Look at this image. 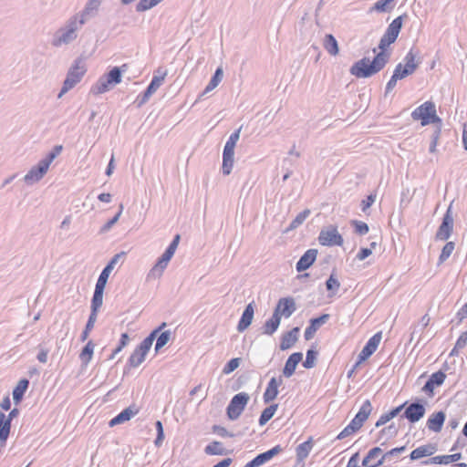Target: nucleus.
I'll list each match as a JSON object with an SVG mask.
<instances>
[{
    "instance_id": "35",
    "label": "nucleus",
    "mask_w": 467,
    "mask_h": 467,
    "mask_svg": "<svg viewBox=\"0 0 467 467\" xmlns=\"http://www.w3.org/2000/svg\"><path fill=\"white\" fill-rule=\"evenodd\" d=\"M180 242V235L176 234L165 252L160 257L162 261L169 263L174 255Z\"/></svg>"
},
{
    "instance_id": "48",
    "label": "nucleus",
    "mask_w": 467,
    "mask_h": 467,
    "mask_svg": "<svg viewBox=\"0 0 467 467\" xmlns=\"http://www.w3.org/2000/svg\"><path fill=\"white\" fill-rule=\"evenodd\" d=\"M310 211L308 209L304 210L300 213L296 215V217L291 222L289 225V230H293L297 228L299 225H301L305 220L309 216Z\"/></svg>"
},
{
    "instance_id": "1",
    "label": "nucleus",
    "mask_w": 467,
    "mask_h": 467,
    "mask_svg": "<svg viewBox=\"0 0 467 467\" xmlns=\"http://www.w3.org/2000/svg\"><path fill=\"white\" fill-rule=\"evenodd\" d=\"M86 23L76 15L70 16L53 35L51 45L62 47L72 44L78 36V32Z\"/></svg>"
},
{
    "instance_id": "12",
    "label": "nucleus",
    "mask_w": 467,
    "mask_h": 467,
    "mask_svg": "<svg viewBox=\"0 0 467 467\" xmlns=\"http://www.w3.org/2000/svg\"><path fill=\"white\" fill-rule=\"evenodd\" d=\"M296 309V303L293 298L283 297L278 300L274 312L280 317H284L288 318L293 315Z\"/></svg>"
},
{
    "instance_id": "40",
    "label": "nucleus",
    "mask_w": 467,
    "mask_h": 467,
    "mask_svg": "<svg viewBox=\"0 0 467 467\" xmlns=\"http://www.w3.org/2000/svg\"><path fill=\"white\" fill-rule=\"evenodd\" d=\"M406 451V446L393 448L384 453L380 459L378 460V464H383L385 462H390L392 458L398 457L400 453Z\"/></svg>"
},
{
    "instance_id": "53",
    "label": "nucleus",
    "mask_w": 467,
    "mask_h": 467,
    "mask_svg": "<svg viewBox=\"0 0 467 467\" xmlns=\"http://www.w3.org/2000/svg\"><path fill=\"white\" fill-rule=\"evenodd\" d=\"M326 286L328 291L331 292V295H335L340 286V283L337 278L335 277L334 275H331L329 278L326 282Z\"/></svg>"
},
{
    "instance_id": "60",
    "label": "nucleus",
    "mask_w": 467,
    "mask_h": 467,
    "mask_svg": "<svg viewBox=\"0 0 467 467\" xmlns=\"http://www.w3.org/2000/svg\"><path fill=\"white\" fill-rule=\"evenodd\" d=\"M352 224L355 227V232L360 235H364L368 232V226L366 223L361 221H353Z\"/></svg>"
},
{
    "instance_id": "8",
    "label": "nucleus",
    "mask_w": 467,
    "mask_h": 467,
    "mask_svg": "<svg viewBox=\"0 0 467 467\" xmlns=\"http://www.w3.org/2000/svg\"><path fill=\"white\" fill-rule=\"evenodd\" d=\"M249 399V395L245 392H240L232 398L226 409L227 416L231 420H235L240 417Z\"/></svg>"
},
{
    "instance_id": "42",
    "label": "nucleus",
    "mask_w": 467,
    "mask_h": 467,
    "mask_svg": "<svg viewBox=\"0 0 467 467\" xmlns=\"http://www.w3.org/2000/svg\"><path fill=\"white\" fill-rule=\"evenodd\" d=\"M168 264L169 263L162 261L161 258H159L154 266L150 269L149 276L153 278L161 277L164 270L168 266Z\"/></svg>"
},
{
    "instance_id": "57",
    "label": "nucleus",
    "mask_w": 467,
    "mask_h": 467,
    "mask_svg": "<svg viewBox=\"0 0 467 467\" xmlns=\"http://www.w3.org/2000/svg\"><path fill=\"white\" fill-rule=\"evenodd\" d=\"M316 358H317V352L314 351L313 349L307 350L306 357V359H305V361L303 363V366L306 368H313L315 366Z\"/></svg>"
},
{
    "instance_id": "59",
    "label": "nucleus",
    "mask_w": 467,
    "mask_h": 467,
    "mask_svg": "<svg viewBox=\"0 0 467 467\" xmlns=\"http://www.w3.org/2000/svg\"><path fill=\"white\" fill-rule=\"evenodd\" d=\"M240 365V358H232L223 368V372L224 374H230L234 370H235Z\"/></svg>"
},
{
    "instance_id": "44",
    "label": "nucleus",
    "mask_w": 467,
    "mask_h": 467,
    "mask_svg": "<svg viewBox=\"0 0 467 467\" xmlns=\"http://www.w3.org/2000/svg\"><path fill=\"white\" fill-rule=\"evenodd\" d=\"M97 317H98V314L90 312L88 322L86 324V327L80 336L81 341H85L88 338L89 332L93 329L94 325L97 321Z\"/></svg>"
},
{
    "instance_id": "7",
    "label": "nucleus",
    "mask_w": 467,
    "mask_h": 467,
    "mask_svg": "<svg viewBox=\"0 0 467 467\" xmlns=\"http://www.w3.org/2000/svg\"><path fill=\"white\" fill-rule=\"evenodd\" d=\"M403 22V16L396 17L387 27L384 35L381 36L379 44L380 52H385L386 48L394 43L400 32Z\"/></svg>"
},
{
    "instance_id": "31",
    "label": "nucleus",
    "mask_w": 467,
    "mask_h": 467,
    "mask_svg": "<svg viewBox=\"0 0 467 467\" xmlns=\"http://www.w3.org/2000/svg\"><path fill=\"white\" fill-rule=\"evenodd\" d=\"M11 425L5 420V415L0 412V447H4L10 433Z\"/></svg>"
},
{
    "instance_id": "49",
    "label": "nucleus",
    "mask_w": 467,
    "mask_h": 467,
    "mask_svg": "<svg viewBox=\"0 0 467 467\" xmlns=\"http://www.w3.org/2000/svg\"><path fill=\"white\" fill-rule=\"evenodd\" d=\"M376 350H374L370 345L367 344L365 345V347L363 348V349L360 351V353L358 354V362L355 364V367H358L361 362L365 361L366 359H368Z\"/></svg>"
},
{
    "instance_id": "32",
    "label": "nucleus",
    "mask_w": 467,
    "mask_h": 467,
    "mask_svg": "<svg viewBox=\"0 0 467 467\" xmlns=\"http://www.w3.org/2000/svg\"><path fill=\"white\" fill-rule=\"evenodd\" d=\"M29 386V381L26 379H22L18 381L17 385L13 389V400L15 403L18 404Z\"/></svg>"
},
{
    "instance_id": "22",
    "label": "nucleus",
    "mask_w": 467,
    "mask_h": 467,
    "mask_svg": "<svg viewBox=\"0 0 467 467\" xmlns=\"http://www.w3.org/2000/svg\"><path fill=\"white\" fill-rule=\"evenodd\" d=\"M303 354L300 352H296L290 355V357L287 358L285 368L283 369V375L285 378H290L296 368V366L298 363L302 360Z\"/></svg>"
},
{
    "instance_id": "64",
    "label": "nucleus",
    "mask_w": 467,
    "mask_h": 467,
    "mask_svg": "<svg viewBox=\"0 0 467 467\" xmlns=\"http://www.w3.org/2000/svg\"><path fill=\"white\" fill-rule=\"evenodd\" d=\"M467 344V331L463 332L457 339L455 346L456 348H463Z\"/></svg>"
},
{
    "instance_id": "18",
    "label": "nucleus",
    "mask_w": 467,
    "mask_h": 467,
    "mask_svg": "<svg viewBox=\"0 0 467 467\" xmlns=\"http://www.w3.org/2000/svg\"><path fill=\"white\" fill-rule=\"evenodd\" d=\"M101 2L102 0H88L83 10L75 15L87 23L88 18L96 14Z\"/></svg>"
},
{
    "instance_id": "29",
    "label": "nucleus",
    "mask_w": 467,
    "mask_h": 467,
    "mask_svg": "<svg viewBox=\"0 0 467 467\" xmlns=\"http://www.w3.org/2000/svg\"><path fill=\"white\" fill-rule=\"evenodd\" d=\"M298 332L299 328L294 327L290 331L284 334L281 338L280 348L282 350H286L290 348L296 342Z\"/></svg>"
},
{
    "instance_id": "54",
    "label": "nucleus",
    "mask_w": 467,
    "mask_h": 467,
    "mask_svg": "<svg viewBox=\"0 0 467 467\" xmlns=\"http://www.w3.org/2000/svg\"><path fill=\"white\" fill-rule=\"evenodd\" d=\"M404 78L400 73V69H394L393 75L386 85V93L390 92L396 86L399 79Z\"/></svg>"
},
{
    "instance_id": "20",
    "label": "nucleus",
    "mask_w": 467,
    "mask_h": 467,
    "mask_svg": "<svg viewBox=\"0 0 467 467\" xmlns=\"http://www.w3.org/2000/svg\"><path fill=\"white\" fill-rule=\"evenodd\" d=\"M372 406L369 400H365L360 407L358 412L356 414L354 419L351 420L353 425H357L359 429L362 427L363 423L368 418L371 413Z\"/></svg>"
},
{
    "instance_id": "2",
    "label": "nucleus",
    "mask_w": 467,
    "mask_h": 467,
    "mask_svg": "<svg viewBox=\"0 0 467 467\" xmlns=\"http://www.w3.org/2000/svg\"><path fill=\"white\" fill-rule=\"evenodd\" d=\"M389 55L387 52H379L370 62L368 58L364 57L352 65L350 74L357 78H369L379 72L388 63Z\"/></svg>"
},
{
    "instance_id": "15",
    "label": "nucleus",
    "mask_w": 467,
    "mask_h": 467,
    "mask_svg": "<svg viewBox=\"0 0 467 467\" xmlns=\"http://www.w3.org/2000/svg\"><path fill=\"white\" fill-rule=\"evenodd\" d=\"M282 378H272L266 387L263 399L265 403H269L274 400L278 395V387L282 385Z\"/></svg>"
},
{
    "instance_id": "26",
    "label": "nucleus",
    "mask_w": 467,
    "mask_h": 467,
    "mask_svg": "<svg viewBox=\"0 0 467 467\" xmlns=\"http://www.w3.org/2000/svg\"><path fill=\"white\" fill-rule=\"evenodd\" d=\"M167 76V70L158 68L155 72L150 83L147 87L148 95H152L164 82L165 77Z\"/></svg>"
},
{
    "instance_id": "34",
    "label": "nucleus",
    "mask_w": 467,
    "mask_h": 467,
    "mask_svg": "<svg viewBox=\"0 0 467 467\" xmlns=\"http://www.w3.org/2000/svg\"><path fill=\"white\" fill-rule=\"evenodd\" d=\"M281 317L275 312L270 319H268L264 326V333L266 335H273L279 327Z\"/></svg>"
},
{
    "instance_id": "27",
    "label": "nucleus",
    "mask_w": 467,
    "mask_h": 467,
    "mask_svg": "<svg viewBox=\"0 0 467 467\" xmlns=\"http://www.w3.org/2000/svg\"><path fill=\"white\" fill-rule=\"evenodd\" d=\"M282 451L283 448L280 445H276L272 449L268 450L267 451L258 454L255 458H254V461L255 462L256 465L260 467L268 462L275 456L279 454Z\"/></svg>"
},
{
    "instance_id": "56",
    "label": "nucleus",
    "mask_w": 467,
    "mask_h": 467,
    "mask_svg": "<svg viewBox=\"0 0 467 467\" xmlns=\"http://www.w3.org/2000/svg\"><path fill=\"white\" fill-rule=\"evenodd\" d=\"M165 327L166 323H162L158 328L153 330L145 339H143L141 343L144 344L145 347L147 346L150 348L157 334Z\"/></svg>"
},
{
    "instance_id": "55",
    "label": "nucleus",
    "mask_w": 467,
    "mask_h": 467,
    "mask_svg": "<svg viewBox=\"0 0 467 467\" xmlns=\"http://www.w3.org/2000/svg\"><path fill=\"white\" fill-rule=\"evenodd\" d=\"M155 427H156V431H157V437L154 441V444H155V446L160 447V446H161L163 440H164L163 426H162L161 421L157 420L155 422Z\"/></svg>"
},
{
    "instance_id": "10",
    "label": "nucleus",
    "mask_w": 467,
    "mask_h": 467,
    "mask_svg": "<svg viewBox=\"0 0 467 467\" xmlns=\"http://www.w3.org/2000/svg\"><path fill=\"white\" fill-rule=\"evenodd\" d=\"M319 244L325 246L341 245L343 238L336 226L329 225L321 230L318 236Z\"/></svg>"
},
{
    "instance_id": "43",
    "label": "nucleus",
    "mask_w": 467,
    "mask_h": 467,
    "mask_svg": "<svg viewBox=\"0 0 467 467\" xmlns=\"http://www.w3.org/2000/svg\"><path fill=\"white\" fill-rule=\"evenodd\" d=\"M103 304V292L95 290L91 300V313L98 314L99 309Z\"/></svg>"
},
{
    "instance_id": "33",
    "label": "nucleus",
    "mask_w": 467,
    "mask_h": 467,
    "mask_svg": "<svg viewBox=\"0 0 467 467\" xmlns=\"http://www.w3.org/2000/svg\"><path fill=\"white\" fill-rule=\"evenodd\" d=\"M95 344L92 340H89L83 348L79 354V359L83 366H88L90 362L94 353Z\"/></svg>"
},
{
    "instance_id": "25",
    "label": "nucleus",
    "mask_w": 467,
    "mask_h": 467,
    "mask_svg": "<svg viewBox=\"0 0 467 467\" xmlns=\"http://www.w3.org/2000/svg\"><path fill=\"white\" fill-rule=\"evenodd\" d=\"M379 447L372 448L368 451V454L362 461V466L364 467H379L381 464H378V460L384 454Z\"/></svg>"
},
{
    "instance_id": "21",
    "label": "nucleus",
    "mask_w": 467,
    "mask_h": 467,
    "mask_svg": "<svg viewBox=\"0 0 467 467\" xmlns=\"http://www.w3.org/2000/svg\"><path fill=\"white\" fill-rule=\"evenodd\" d=\"M445 418L446 416L443 411L431 414L427 420V428L434 432H440L442 429Z\"/></svg>"
},
{
    "instance_id": "6",
    "label": "nucleus",
    "mask_w": 467,
    "mask_h": 467,
    "mask_svg": "<svg viewBox=\"0 0 467 467\" xmlns=\"http://www.w3.org/2000/svg\"><path fill=\"white\" fill-rule=\"evenodd\" d=\"M413 120H420L421 126L431 123H441V119L437 116L436 107L432 101H425L411 112Z\"/></svg>"
},
{
    "instance_id": "9",
    "label": "nucleus",
    "mask_w": 467,
    "mask_h": 467,
    "mask_svg": "<svg viewBox=\"0 0 467 467\" xmlns=\"http://www.w3.org/2000/svg\"><path fill=\"white\" fill-rule=\"evenodd\" d=\"M453 226H454V219H453V215H452L451 205H450L448 207L445 214L443 215L442 222H441V225L439 226V228L436 232V234H435L436 240L447 241L452 234Z\"/></svg>"
},
{
    "instance_id": "36",
    "label": "nucleus",
    "mask_w": 467,
    "mask_h": 467,
    "mask_svg": "<svg viewBox=\"0 0 467 467\" xmlns=\"http://www.w3.org/2000/svg\"><path fill=\"white\" fill-rule=\"evenodd\" d=\"M223 76V69L221 67H218L215 70L214 75L212 77L211 80L209 81L208 85L204 88L202 96H204L205 94L213 90L219 85V83L222 81Z\"/></svg>"
},
{
    "instance_id": "37",
    "label": "nucleus",
    "mask_w": 467,
    "mask_h": 467,
    "mask_svg": "<svg viewBox=\"0 0 467 467\" xmlns=\"http://www.w3.org/2000/svg\"><path fill=\"white\" fill-rule=\"evenodd\" d=\"M278 405L277 404H272L268 407H266L261 413V416L259 418V425L264 426L269 421L272 417L275 415V411L277 410Z\"/></svg>"
},
{
    "instance_id": "61",
    "label": "nucleus",
    "mask_w": 467,
    "mask_h": 467,
    "mask_svg": "<svg viewBox=\"0 0 467 467\" xmlns=\"http://www.w3.org/2000/svg\"><path fill=\"white\" fill-rule=\"evenodd\" d=\"M119 213H117L112 219L109 220L101 228L99 233L105 234L108 233L113 225L119 221Z\"/></svg>"
},
{
    "instance_id": "28",
    "label": "nucleus",
    "mask_w": 467,
    "mask_h": 467,
    "mask_svg": "<svg viewBox=\"0 0 467 467\" xmlns=\"http://www.w3.org/2000/svg\"><path fill=\"white\" fill-rule=\"evenodd\" d=\"M462 458L460 452L450 455H438L431 458L429 461L424 462V464H449L459 461Z\"/></svg>"
},
{
    "instance_id": "46",
    "label": "nucleus",
    "mask_w": 467,
    "mask_h": 467,
    "mask_svg": "<svg viewBox=\"0 0 467 467\" xmlns=\"http://www.w3.org/2000/svg\"><path fill=\"white\" fill-rule=\"evenodd\" d=\"M162 0H140L136 5L137 12H145L156 6Z\"/></svg>"
},
{
    "instance_id": "17",
    "label": "nucleus",
    "mask_w": 467,
    "mask_h": 467,
    "mask_svg": "<svg viewBox=\"0 0 467 467\" xmlns=\"http://www.w3.org/2000/svg\"><path fill=\"white\" fill-rule=\"evenodd\" d=\"M254 313V303H249L244 308L237 325V330L244 332L252 323Z\"/></svg>"
},
{
    "instance_id": "58",
    "label": "nucleus",
    "mask_w": 467,
    "mask_h": 467,
    "mask_svg": "<svg viewBox=\"0 0 467 467\" xmlns=\"http://www.w3.org/2000/svg\"><path fill=\"white\" fill-rule=\"evenodd\" d=\"M445 378H446V375L443 372L438 371V372L433 373L430 377L429 380L434 386H441L444 382Z\"/></svg>"
},
{
    "instance_id": "3",
    "label": "nucleus",
    "mask_w": 467,
    "mask_h": 467,
    "mask_svg": "<svg viewBox=\"0 0 467 467\" xmlns=\"http://www.w3.org/2000/svg\"><path fill=\"white\" fill-rule=\"evenodd\" d=\"M62 145H56L44 158H42L36 165L24 176L23 180L26 185H34L41 181L47 173L51 163L61 153Z\"/></svg>"
},
{
    "instance_id": "16",
    "label": "nucleus",
    "mask_w": 467,
    "mask_h": 467,
    "mask_svg": "<svg viewBox=\"0 0 467 467\" xmlns=\"http://www.w3.org/2000/svg\"><path fill=\"white\" fill-rule=\"evenodd\" d=\"M150 349L149 347H145L144 344L140 343L130 355L129 358L130 365L133 368L140 366L145 360Z\"/></svg>"
},
{
    "instance_id": "51",
    "label": "nucleus",
    "mask_w": 467,
    "mask_h": 467,
    "mask_svg": "<svg viewBox=\"0 0 467 467\" xmlns=\"http://www.w3.org/2000/svg\"><path fill=\"white\" fill-rule=\"evenodd\" d=\"M171 331L167 330V331L162 332L157 337V341H156V345H155L156 351H159L161 348H163L168 343V341L171 338Z\"/></svg>"
},
{
    "instance_id": "52",
    "label": "nucleus",
    "mask_w": 467,
    "mask_h": 467,
    "mask_svg": "<svg viewBox=\"0 0 467 467\" xmlns=\"http://www.w3.org/2000/svg\"><path fill=\"white\" fill-rule=\"evenodd\" d=\"M358 430L359 428L357 425H353V422L350 421V423L339 432L337 436V440H343Z\"/></svg>"
},
{
    "instance_id": "39",
    "label": "nucleus",
    "mask_w": 467,
    "mask_h": 467,
    "mask_svg": "<svg viewBox=\"0 0 467 467\" xmlns=\"http://www.w3.org/2000/svg\"><path fill=\"white\" fill-rule=\"evenodd\" d=\"M313 448L311 440H308L296 447V457L299 461L305 460Z\"/></svg>"
},
{
    "instance_id": "19",
    "label": "nucleus",
    "mask_w": 467,
    "mask_h": 467,
    "mask_svg": "<svg viewBox=\"0 0 467 467\" xmlns=\"http://www.w3.org/2000/svg\"><path fill=\"white\" fill-rule=\"evenodd\" d=\"M436 451L437 448L434 444H424L413 450L410 454V458L411 461H417L421 458L433 455Z\"/></svg>"
},
{
    "instance_id": "45",
    "label": "nucleus",
    "mask_w": 467,
    "mask_h": 467,
    "mask_svg": "<svg viewBox=\"0 0 467 467\" xmlns=\"http://www.w3.org/2000/svg\"><path fill=\"white\" fill-rule=\"evenodd\" d=\"M392 1L393 0H379L370 8V12L376 11L382 13L390 10L393 8V5H391Z\"/></svg>"
},
{
    "instance_id": "14",
    "label": "nucleus",
    "mask_w": 467,
    "mask_h": 467,
    "mask_svg": "<svg viewBox=\"0 0 467 467\" xmlns=\"http://www.w3.org/2000/svg\"><path fill=\"white\" fill-rule=\"evenodd\" d=\"M317 255V249H308L296 263V268L297 272L308 269L316 261Z\"/></svg>"
},
{
    "instance_id": "47",
    "label": "nucleus",
    "mask_w": 467,
    "mask_h": 467,
    "mask_svg": "<svg viewBox=\"0 0 467 467\" xmlns=\"http://www.w3.org/2000/svg\"><path fill=\"white\" fill-rule=\"evenodd\" d=\"M455 248V244L453 242H448L443 246L441 253L439 257V264L444 263L452 254L453 250Z\"/></svg>"
},
{
    "instance_id": "13",
    "label": "nucleus",
    "mask_w": 467,
    "mask_h": 467,
    "mask_svg": "<svg viewBox=\"0 0 467 467\" xmlns=\"http://www.w3.org/2000/svg\"><path fill=\"white\" fill-rule=\"evenodd\" d=\"M425 406L420 402L410 403L405 410L403 417L410 422L415 423L425 415Z\"/></svg>"
},
{
    "instance_id": "50",
    "label": "nucleus",
    "mask_w": 467,
    "mask_h": 467,
    "mask_svg": "<svg viewBox=\"0 0 467 467\" xmlns=\"http://www.w3.org/2000/svg\"><path fill=\"white\" fill-rule=\"evenodd\" d=\"M240 131L241 128H239L237 130H235L230 135L223 149L234 150L235 145L240 138Z\"/></svg>"
},
{
    "instance_id": "23",
    "label": "nucleus",
    "mask_w": 467,
    "mask_h": 467,
    "mask_svg": "<svg viewBox=\"0 0 467 467\" xmlns=\"http://www.w3.org/2000/svg\"><path fill=\"white\" fill-rule=\"evenodd\" d=\"M138 410L133 407H128L119 412L116 417L111 419L109 422V427H114L119 424H122L128 420H130L132 417H134L138 413Z\"/></svg>"
},
{
    "instance_id": "24",
    "label": "nucleus",
    "mask_w": 467,
    "mask_h": 467,
    "mask_svg": "<svg viewBox=\"0 0 467 467\" xmlns=\"http://www.w3.org/2000/svg\"><path fill=\"white\" fill-rule=\"evenodd\" d=\"M329 318V315L324 314L319 317L313 318L310 321V325L305 330V338L306 340L311 339L314 337V334L317 330L324 325Z\"/></svg>"
},
{
    "instance_id": "4",
    "label": "nucleus",
    "mask_w": 467,
    "mask_h": 467,
    "mask_svg": "<svg viewBox=\"0 0 467 467\" xmlns=\"http://www.w3.org/2000/svg\"><path fill=\"white\" fill-rule=\"evenodd\" d=\"M87 71L86 64L83 58H77L69 67L67 77L63 82L60 92L57 95L61 99L67 92L78 84Z\"/></svg>"
},
{
    "instance_id": "5",
    "label": "nucleus",
    "mask_w": 467,
    "mask_h": 467,
    "mask_svg": "<svg viewBox=\"0 0 467 467\" xmlns=\"http://www.w3.org/2000/svg\"><path fill=\"white\" fill-rule=\"evenodd\" d=\"M122 76L119 67H114L108 74L103 75L92 86L91 93L95 95L109 91L115 85L121 82Z\"/></svg>"
},
{
    "instance_id": "63",
    "label": "nucleus",
    "mask_w": 467,
    "mask_h": 467,
    "mask_svg": "<svg viewBox=\"0 0 467 467\" xmlns=\"http://www.w3.org/2000/svg\"><path fill=\"white\" fill-rule=\"evenodd\" d=\"M376 195L369 194L366 200L361 202V209L363 212H366L375 202Z\"/></svg>"
},
{
    "instance_id": "30",
    "label": "nucleus",
    "mask_w": 467,
    "mask_h": 467,
    "mask_svg": "<svg viewBox=\"0 0 467 467\" xmlns=\"http://www.w3.org/2000/svg\"><path fill=\"white\" fill-rule=\"evenodd\" d=\"M234 150L223 149L222 171L224 175H229L234 166Z\"/></svg>"
},
{
    "instance_id": "38",
    "label": "nucleus",
    "mask_w": 467,
    "mask_h": 467,
    "mask_svg": "<svg viewBox=\"0 0 467 467\" xmlns=\"http://www.w3.org/2000/svg\"><path fill=\"white\" fill-rule=\"evenodd\" d=\"M324 47L326 50L332 56H336L338 53V45L337 39L330 34L326 35Z\"/></svg>"
},
{
    "instance_id": "11",
    "label": "nucleus",
    "mask_w": 467,
    "mask_h": 467,
    "mask_svg": "<svg viewBox=\"0 0 467 467\" xmlns=\"http://www.w3.org/2000/svg\"><path fill=\"white\" fill-rule=\"evenodd\" d=\"M417 57V52H415L413 49H410L403 59L404 66L401 63L396 66L395 69H400L401 77L406 78L407 76L414 73L420 63Z\"/></svg>"
},
{
    "instance_id": "41",
    "label": "nucleus",
    "mask_w": 467,
    "mask_h": 467,
    "mask_svg": "<svg viewBox=\"0 0 467 467\" xmlns=\"http://www.w3.org/2000/svg\"><path fill=\"white\" fill-rule=\"evenodd\" d=\"M204 451L208 455H223L225 453V449L222 442L213 441L205 447Z\"/></svg>"
},
{
    "instance_id": "62",
    "label": "nucleus",
    "mask_w": 467,
    "mask_h": 467,
    "mask_svg": "<svg viewBox=\"0 0 467 467\" xmlns=\"http://www.w3.org/2000/svg\"><path fill=\"white\" fill-rule=\"evenodd\" d=\"M380 340H381V333L379 332V333H376L372 337H370L368 339V341L367 342V344L370 345V347L374 350H377V348L380 343Z\"/></svg>"
}]
</instances>
